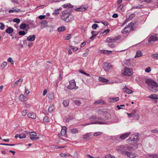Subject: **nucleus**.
Listing matches in <instances>:
<instances>
[{
	"label": "nucleus",
	"instance_id": "obj_7",
	"mask_svg": "<svg viewBox=\"0 0 158 158\" xmlns=\"http://www.w3.org/2000/svg\"><path fill=\"white\" fill-rule=\"evenodd\" d=\"M138 136V133H135L134 134L131 135L129 139L127 140V141L130 140L131 141H133V142L137 143V142L139 140Z\"/></svg>",
	"mask_w": 158,
	"mask_h": 158
},
{
	"label": "nucleus",
	"instance_id": "obj_30",
	"mask_svg": "<svg viewBox=\"0 0 158 158\" xmlns=\"http://www.w3.org/2000/svg\"><path fill=\"white\" fill-rule=\"evenodd\" d=\"M90 135V133H87L83 135V139L85 140L89 139V137Z\"/></svg>",
	"mask_w": 158,
	"mask_h": 158
},
{
	"label": "nucleus",
	"instance_id": "obj_55",
	"mask_svg": "<svg viewBox=\"0 0 158 158\" xmlns=\"http://www.w3.org/2000/svg\"><path fill=\"white\" fill-rule=\"evenodd\" d=\"M108 46L110 48H113L114 47V44L112 43H109L108 44Z\"/></svg>",
	"mask_w": 158,
	"mask_h": 158
},
{
	"label": "nucleus",
	"instance_id": "obj_16",
	"mask_svg": "<svg viewBox=\"0 0 158 158\" xmlns=\"http://www.w3.org/2000/svg\"><path fill=\"white\" fill-rule=\"evenodd\" d=\"M131 134V132H127L121 135L120 136V138L121 139H124L128 137Z\"/></svg>",
	"mask_w": 158,
	"mask_h": 158
},
{
	"label": "nucleus",
	"instance_id": "obj_18",
	"mask_svg": "<svg viewBox=\"0 0 158 158\" xmlns=\"http://www.w3.org/2000/svg\"><path fill=\"white\" fill-rule=\"evenodd\" d=\"M133 117L135 119L138 120L139 119V116L138 114L135 111H132Z\"/></svg>",
	"mask_w": 158,
	"mask_h": 158
},
{
	"label": "nucleus",
	"instance_id": "obj_32",
	"mask_svg": "<svg viewBox=\"0 0 158 158\" xmlns=\"http://www.w3.org/2000/svg\"><path fill=\"white\" fill-rule=\"evenodd\" d=\"M55 107L54 105H51L49 106L48 109V111L50 112H52L54 110H55Z\"/></svg>",
	"mask_w": 158,
	"mask_h": 158
},
{
	"label": "nucleus",
	"instance_id": "obj_38",
	"mask_svg": "<svg viewBox=\"0 0 158 158\" xmlns=\"http://www.w3.org/2000/svg\"><path fill=\"white\" fill-rule=\"evenodd\" d=\"M48 98L52 100L54 99V94L52 93H50L48 96Z\"/></svg>",
	"mask_w": 158,
	"mask_h": 158
},
{
	"label": "nucleus",
	"instance_id": "obj_2",
	"mask_svg": "<svg viewBox=\"0 0 158 158\" xmlns=\"http://www.w3.org/2000/svg\"><path fill=\"white\" fill-rule=\"evenodd\" d=\"M145 83L147 85L148 89L151 91L155 92L157 89L158 87L157 84L155 81L150 80L147 79Z\"/></svg>",
	"mask_w": 158,
	"mask_h": 158
},
{
	"label": "nucleus",
	"instance_id": "obj_25",
	"mask_svg": "<svg viewBox=\"0 0 158 158\" xmlns=\"http://www.w3.org/2000/svg\"><path fill=\"white\" fill-rule=\"evenodd\" d=\"M100 114V115H104V112L102 109H99L97 110V112L96 114Z\"/></svg>",
	"mask_w": 158,
	"mask_h": 158
},
{
	"label": "nucleus",
	"instance_id": "obj_4",
	"mask_svg": "<svg viewBox=\"0 0 158 158\" xmlns=\"http://www.w3.org/2000/svg\"><path fill=\"white\" fill-rule=\"evenodd\" d=\"M91 119H95V122L93 123H85L83 125V126H86L87 125H89L90 124H106V123L104 122L103 120V119L102 118H97L95 116H93L91 118Z\"/></svg>",
	"mask_w": 158,
	"mask_h": 158
},
{
	"label": "nucleus",
	"instance_id": "obj_8",
	"mask_svg": "<svg viewBox=\"0 0 158 158\" xmlns=\"http://www.w3.org/2000/svg\"><path fill=\"white\" fill-rule=\"evenodd\" d=\"M133 73V70L131 68L126 67L124 69L123 73L125 75L131 76Z\"/></svg>",
	"mask_w": 158,
	"mask_h": 158
},
{
	"label": "nucleus",
	"instance_id": "obj_28",
	"mask_svg": "<svg viewBox=\"0 0 158 158\" xmlns=\"http://www.w3.org/2000/svg\"><path fill=\"white\" fill-rule=\"evenodd\" d=\"M73 7V6L70 3H66L64 5L63 7L64 8H71Z\"/></svg>",
	"mask_w": 158,
	"mask_h": 158
},
{
	"label": "nucleus",
	"instance_id": "obj_36",
	"mask_svg": "<svg viewBox=\"0 0 158 158\" xmlns=\"http://www.w3.org/2000/svg\"><path fill=\"white\" fill-rule=\"evenodd\" d=\"M146 158H158V155H148L147 156Z\"/></svg>",
	"mask_w": 158,
	"mask_h": 158
},
{
	"label": "nucleus",
	"instance_id": "obj_37",
	"mask_svg": "<svg viewBox=\"0 0 158 158\" xmlns=\"http://www.w3.org/2000/svg\"><path fill=\"white\" fill-rule=\"evenodd\" d=\"M28 27V25H26L25 23H23L21 24L20 26V28L22 29H24Z\"/></svg>",
	"mask_w": 158,
	"mask_h": 158
},
{
	"label": "nucleus",
	"instance_id": "obj_48",
	"mask_svg": "<svg viewBox=\"0 0 158 158\" xmlns=\"http://www.w3.org/2000/svg\"><path fill=\"white\" fill-rule=\"evenodd\" d=\"M26 34V32L24 31H20L19 32V34L20 35H24Z\"/></svg>",
	"mask_w": 158,
	"mask_h": 158
},
{
	"label": "nucleus",
	"instance_id": "obj_45",
	"mask_svg": "<svg viewBox=\"0 0 158 158\" xmlns=\"http://www.w3.org/2000/svg\"><path fill=\"white\" fill-rule=\"evenodd\" d=\"M14 22H16L18 24L20 22V20L19 18H15L13 20Z\"/></svg>",
	"mask_w": 158,
	"mask_h": 158
},
{
	"label": "nucleus",
	"instance_id": "obj_47",
	"mask_svg": "<svg viewBox=\"0 0 158 158\" xmlns=\"http://www.w3.org/2000/svg\"><path fill=\"white\" fill-rule=\"evenodd\" d=\"M98 27V25L96 23H94L92 25V29H96L97 27Z\"/></svg>",
	"mask_w": 158,
	"mask_h": 158
},
{
	"label": "nucleus",
	"instance_id": "obj_40",
	"mask_svg": "<svg viewBox=\"0 0 158 158\" xmlns=\"http://www.w3.org/2000/svg\"><path fill=\"white\" fill-rule=\"evenodd\" d=\"M73 102H74V103L75 105H77V106H79L81 103V102L80 101L78 100H75L73 101Z\"/></svg>",
	"mask_w": 158,
	"mask_h": 158
},
{
	"label": "nucleus",
	"instance_id": "obj_5",
	"mask_svg": "<svg viewBox=\"0 0 158 158\" xmlns=\"http://www.w3.org/2000/svg\"><path fill=\"white\" fill-rule=\"evenodd\" d=\"M135 23L131 22L127 25L124 28L122 31V33L126 34L130 32L131 31L133 30V26L135 25Z\"/></svg>",
	"mask_w": 158,
	"mask_h": 158
},
{
	"label": "nucleus",
	"instance_id": "obj_9",
	"mask_svg": "<svg viewBox=\"0 0 158 158\" xmlns=\"http://www.w3.org/2000/svg\"><path fill=\"white\" fill-rule=\"evenodd\" d=\"M103 68L105 71L108 72L112 68V66L110 63L105 62L103 64Z\"/></svg>",
	"mask_w": 158,
	"mask_h": 158
},
{
	"label": "nucleus",
	"instance_id": "obj_64",
	"mask_svg": "<svg viewBox=\"0 0 158 158\" xmlns=\"http://www.w3.org/2000/svg\"><path fill=\"white\" fill-rule=\"evenodd\" d=\"M106 158H115L114 156H111L110 155H108L106 156Z\"/></svg>",
	"mask_w": 158,
	"mask_h": 158
},
{
	"label": "nucleus",
	"instance_id": "obj_3",
	"mask_svg": "<svg viewBox=\"0 0 158 158\" xmlns=\"http://www.w3.org/2000/svg\"><path fill=\"white\" fill-rule=\"evenodd\" d=\"M61 18L66 23L70 22L74 19V17L73 15L69 12H68L66 11H63Z\"/></svg>",
	"mask_w": 158,
	"mask_h": 158
},
{
	"label": "nucleus",
	"instance_id": "obj_24",
	"mask_svg": "<svg viewBox=\"0 0 158 158\" xmlns=\"http://www.w3.org/2000/svg\"><path fill=\"white\" fill-rule=\"evenodd\" d=\"M135 14H132L129 15L127 14L126 15V18H129V20L132 19L133 18L135 17Z\"/></svg>",
	"mask_w": 158,
	"mask_h": 158
},
{
	"label": "nucleus",
	"instance_id": "obj_1",
	"mask_svg": "<svg viewBox=\"0 0 158 158\" xmlns=\"http://www.w3.org/2000/svg\"><path fill=\"white\" fill-rule=\"evenodd\" d=\"M138 148L137 143L132 142L131 143L125 144L124 145H122L116 147V150L121 154L124 153V151L128 150L129 151L134 150Z\"/></svg>",
	"mask_w": 158,
	"mask_h": 158
},
{
	"label": "nucleus",
	"instance_id": "obj_60",
	"mask_svg": "<svg viewBox=\"0 0 158 158\" xmlns=\"http://www.w3.org/2000/svg\"><path fill=\"white\" fill-rule=\"evenodd\" d=\"M114 119L115 120V121H114V123H118V122L119 120V118L116 116H115V117L114 118Z\"/></svg>",
	"mask_w": 158,
	"mask_h": 158
},
{
	"label": "nucleus",
	"instance_id": "obj_50",
	"mask_svg": "<svg viewBox=\"0 0 158 158\" xmlns=\"http://www.w3.org/2000/svg\"><path fill=\"white\" fill-rule=\"evenodd\" d=\"M0 24L1 25L0 26V29L2 30H3L5 27V25L2 23H0Z\"/></svg>",
	"mask_w": 158,
	"mask_h": 158
},
{
	"label": "nucleus",
	"instance_id": "obj_44",
	"mask_svg": "<svg viewBox=\"0 0 158 158\" xmlns=\"http://www.w3.org/2000/svg\"><path fill=\"white\" fill-rule=\"evenodd\" d=\"M111 99L113 100V101H112V102H115L119 100V98L118 97H116L112 98Z\"/></svg>",
	"mask_w": 158,
	"mask_h": 158
},
{
	"label": "nucleus",
	"instance_id": "obj_33",
	"mask_svg": "<svg viewBox=\"0 0 158 158\" xmlns=\"http://www.w3.org/2000/svg\"><path fill=\"white\" fill-rule=\"evenodd\" d=\"M70 131L71 133L75 134L78 132V130L76 128H73L70 129Z\"/></svg>",
	"mask_w": 158,
	"mask_h": 158
},
{
	"label": "nucleus",
	"instance_id": "obj_57",
	"mask_svg": "<svg viewBox=\"0 0 158 158\" xmlns=\"http://www.w3.org/2000/svg\"><path fill=\"white\" fill-rule=\"evenodd\" d=\"M47 23L48 22L46 20H43L41 22V24L42 25H45L47 24Z\"/></svg>",
	"mask_w": 158,
	"mask_h": 158
},
{
	"label": "nucleus",
	"instance_id": "obj_34",
	"mask_svg": "<svg viewBox=\"0 0 158 158\" xmlns=\"http://www.w3.org/2000/svg\"><path fill=\"white\" fill-rule=\"evenodd\" d=\"M65 29V27L64 26H62L61 27H59L58 28V31L59 32H61Z\"/></svg>",
	"mask_w": 158,
	"mask_h": 158
},
{
	"label": "nucleus",
	"instance_id": "obj_59",
	"mask_svg": "<svg viewBox=\"0 0 158 158\" xmlns=\"http://www.w3.org/2000/svg\"><path fill=\"white\" fill-rule=\"evenodd\" d=\"M30 93V92L26 87L25 88V91L24 94L25 95H28Z\"/></svg>",
	"mask_w": 158,
	"mask_h": 158
},
{
	"label": "nucleus",
	"instance_id": "obj_42",
	"mask_svg": "<svg viewBox=\"0 0 158 158\" xmlns=\"http://www.w3.org/2000/svg\"><path fill=\"white\" fill-rule=\"evenodd\" d=\"M43 121L45 123H48L49 122V119L47 116H45L44 118Z\"/></svg>",
	"mask_w": 158,
	"mask_h": 158
},
{
	"label": "nucleus",
	"instance_id": "obj_21",
	"mask_svg": "<svg viewBox=\"0 0 158 158\" xmlns=\"http://www.w3.org/2000/svg\"><path fill=\"white\" fill-rule=\"evenodd\" d=\"M86 7H84L83 6H81L79 8H76L75 10L78 11H84L87 9Z\"/></svg>",
	"mask_w": 158,
	"mask_h": 158
},
{
	"label": "nucleus",
	"instance_id": "obj_41",
	"mask_svg": "<svg viewBox=\"0 0 158 158\" xmlns=\"http://www.w3.org/2000/svg\"><path fill=\"white\" fill-rule=\"evenodd\" d=\"M152 57L154 59L158 60V54H154L152 55Z\"/></svg>",
	"mask_w": 158,
	"mask_h": 158
},
{
	"label": "nucleus",
	"instance_id": "obj_17",
	"mask_svg": "<svg viewBox=\"0 0 158 158\" xmlns=\"http://www.w3.org/2000/svg\"><path fill=\"white\" fill-rule=\"evenodd\" d=\"M98 80L99 81H101L102 82L105 83L106 84H109L110 83V82H109L107 83V82H108L109 81L108 80L105 79L102 77H99L98 78Z\"/></svg>",
	"mask_w": 158,
	"mask_h": 158
},
{
	"label": "nucleus",
	"instance_id": "obj_6",
	"mask_svg": "<svg viewBox=\"0 0 158 158\" xmlns=\"http://www.w3.org/2000/svg\"><path fill=\"white\" fill-rule=\"evenodd\" d=\"M69 84L68 85V88L70 89H78V87L76 86V82L74 80H71L69 82Z\"/></svg>",
	"mask_w": 158,
	"mask_h": 158
},
{
	"label": "nucleus",
	"instance_id": "obj_20",
	"mask_svg": "<svg viewBox=\"0 0 158 158\" xmlns=\"http://www.w3.org/2000/svg\"><path fill=\"white\" fill-rule=\"evenodd\" d=\"M27 116L33 119H35L36 118V115L33 113H30L27 114Z\"/></svg>",
	"mask_w": 158,
	"mask_h": 158
},
{
	"label": "nucleus",
	"instance_id": "obj_53",
	"mask_svg": "<svg viewBox=\"0 0 158 158\" xmlns=\"http://www.w3.org/2000/svg\"><path fill=\"white\" fill-rule=\"evenodd\" d=\"M27 114V111L26 110H23L22 112V114L23 116H25Z\"/></svg>",
	"mask_w": 158,
	"mask_h": 158
},
{
	"label": "nucleus",
	"instance_id": "obj_63",
	"mask_svg": "<svg viewBox=\"0 0 158 158\" xmlns=\"http://www.w3.org/2000/svg\"><path fill=\"white\" fill-rule=\"evenodd\" d=\"M102 23L105 26H107L108 25V22L105 21H102Z\"/></svg>",
	"mask_w": 158,
	"mask_h": 158
},
{
	"label": "nucleus",
	"instance_id": "obj_31",
	"mask_svg": "<svg viewBox=\"0 0 158 158\" xmlns=\"http://www.w3.org/2000/svg\"><path fill=\"white\" fill-rule=\"evenodd\" d=\"M142 55V53L140 51H138L136 52V54L135 57V58L139 57Z\"/></svg>",
	"mask_w": 158,
	"mask_h": 158
},
{
	"label": "nucleus",
	"instance_id": "obj_62",
	"mask_svg": "<svg viewBox=\"0 0 158 158\" xmlns=\"http://www.w3.org/2000/svg\"><path fill=\"white\" fill-rule=\"evenodd\" d=\"M71 48L73 49L74 51H76L78 50V48L75 47H73L72 46H70Z\"/></svg>",
	"mask_w": 158,
	"mask_h": 158
},
{
	"label": "nucleus",
	"instance_id": "obj_27",
	"mask_svg": "<svg viewBox=\"0 0 158 158\" xmlns=\"http://www.w3.org/2000/svg\"><path fill=\"white\" fill-rule=\"evenodd\" d=\"M13 31V29L12 27H10L6 29V32L7 33L10 34L12 33Z\"/></svg>",
	"mask_w": 158,
	"mask_h": 158
},
{
	"label": "nucleus",
	"instance_id": "obj_56",
	"mask_svg": "<svg viewBox=\"0 0 158 158\" xmlns=\"http://www.w3.org/2000/svg\"><path fill=\"white\" fill-rule=\"evenodd\" d=\"M7 63L6 62H3L1 65V66L2 68H4L7 65Z\"/></svg>",
	"mask_w": 158,
	"mask_h": 158
},
{
	"label": "nucleus",
	"instance_id": "obj_43",
	"mask_svg": "<svg viewBox=\"0 0 158 158\" xmlns=\"http://www.w3.org/2000/svg\"><path fill=\"white\" fill-rule=\"evenodd\" d=\"M7 61L8 62L11 63V64H14V61L13 60L11 57H9L7 59Z\"/></svg>",
	"mask_w": 158,
	"mask_h": 158
},
{
	"label": "nucleus",
	"instance_id": "obj_12",
	"mask_svg": "<svg viewBox=\"0 0 158 158\" xmlns=\"http://www.w3.org/2000/svg\"><path fill=\"white\" fill-rule=\"evenodd\" d=\"M123 154L126 155L130 158H134L137 156V154L132 152H127L126 151H124V153Z\"/></svg>",
	"mask_w": 158,
	"mask_h": 158
},
{
	"label": "nucleus",
	"instance_id": "obj_39",
	"mask_svg": "<svg viewBox=\"0 0 158 158\" xmlns=\"http://www.w3.org/2000/svg\"><path fill=\"white\" fill-rule=\"evenodd\" d=\"M149 97L152 99H158L157 96L156 94H152L149 96Z\"/></svg>",
	"mask_w": 158,
	"mask_h": 158
},
{
	"label": "nucleus",
	"instance_id": "obj_19",
	"mask_svg": "<svg viewBox=\"0 0 158 158\" xmlns=\"http://www.w3.org/2000/svg\"><path fill=\"white\" fill-rule=\"evenodd\" d=\"M35 36L34 35H30L27 37V40L28 41H33L35 40Z\"/></svg>",
	"mask_w": 158,
	"mask_h": 158
},
{
	"label": "nucleus",
	"instance_id": "obj_14",
	"mask_svg": "<svg viewBox=\"0 0 158 158\" xmlns=\"http://www.w3.org/2000/svg\"><path fill=\"white\" fill-rule=\"evenodd\" d=\"M123 92L128 94H132L134 92L133 91L128 89L126 86L123 89Z\"/></svg>",
	"mask_w": 158,
	"mask_h": 158
},
{
	"label": "nucleus",
	"instance_id": "obj_15",
	"mask_svg": "<svg viewBox=\"0 0 158 158\" xmlns=\"http://www.w3.org/2000/svg\"><path fill=\"white\" fill-rule=\"evenodd\" d=\"M29 133V131H25L23 133L20 134L19 135V138L20 139L25 138L26 137L27 135H28Z\"/></svg>",
	"mask_w": 158,
	"mask_h": 158
},
{
	"label": "nucleus",
	"instance_id": "obj_58",
	"mask_svg": "<svg viewBox=\"0 0 158 158\" xmlns=\"http://www.w3.org/2000/svg\"><path fill=\"white\" fill-rule=\"evenodd\" d=\"M71 38V35L70 34H69L68 35L65 37L64 39L66 40H68Z\"/></svg>",
	"mask_w": 158,
	"mask_h": 158
},
{
	"label": "nucleus",
	"instance_id": "obj_26",
	"mask_svg": "<svg viewBox=\"0 0 158 158\" xmlns=\"http://www.w3.org/2000/svg\"><path fill=\"white\" fill-rule=\"evenodd\" d=\"M19 98L20 100L22 101H26L27 100V98L25 97L23 94H21L19 96Z\"/></svg>",
	"mask_w": 158,
	"mask_h": 158
},
{
	"label": "nucleus",
	"instance_id": "obj_29",
	"mask_svg": "<svg viewBox=\"0 0 158 158\" xmlns=\"http://www.w3.org/2000/svg\"><path fill=\"white\" fill-rule=\"evenodd\" d=\"M69 100H64L63 104L65 107H67L69 105Z\"/></svg>",
	"mask_w": 158,
	"mask_h": 158
},
{
	"label": "nucleus",
	"instance_id": "obj_46",
	"mask_svg": "<svg viewBox=\"0 0 158 158\" xmlns=\"http://www.w3.org/2000/svg\"><path fill=\"white\" fill-rule=\"evenodd\" d=\"M59 14V10L56 9L55 10V12L53 13V14L55 15H57Z\"/></svg>",
	"mask_w": 158,
	"mask_h": 158
},
{
	"label": "nucleus",
	"instance_id": "obj_51",
	"mask_svg": "<svg viewBox=\"0 0 158 158\" xmlns=\"http://www.w3.org/2000/svg\"><path fill=\"white\" fill-rule=\"evenodd\" d=\"M110 31L109 29H108L105 30L103 33V35H106L107 33H108Z\"/></svg>",
	"mask_w": 158,
	"mask_h": 158
},
{
	"label": "nucleus",
	"instance_id": "obj_61",
	"mask_svg": "<svg viewBox=\"0 0 158 158\" xmlns=\"http://www.w3.org/2000/svg\"><path fill=\"white\" fill-rule=\"evenodd\" d=\"M151 70V69L150 67H148L145 70V71L147 73H149L150 72Z\"/></svg>",
	"mask_w": 158,
	"mask_h": 158
},
{
	"label": "nucleus",
	"instance_id": "obj_22",
	"mask_svg": "<svg viewBox=\"0 0 158 158\" xmlns=\"http://www.w3.org/2000/svg\"><path fill=\"white\" fill-rule=\"evenodd\" d=\"M67 128L66 127H62L61 131V134L62 135H64L66 132Z\"/></svg>",
	"mask_w": 158,
	"mask_h": 158
},
{
	"label": "nucleus",
	"instance_id": "obj_10",
	"mask_svg": "<svg viewBox=\"0 0 158 158\" xmlns=\"http://www.w3.org/2000/svg\"><path fill=\"white\" fill-rule=\"evenodd\" d=\"M120 38V36L119 35L115 37L114 38H112L110 37H108L106 40V42L108 43H113L119 40Z\"/></svg>",
	"mask_w": 158,
	"mask_h": 158
},
{
	"label": "nucleus",
	"instance_id": "obj_11",
	"mask_svg": "<svg viewBox=\"0 0 158 158\" xmlns=\"http://www.w3.org/2000/svg\"><path fill=\"white\" fill-rule=\"evenodd\" d=\"M29 134L30 136V139L32 140L35 141L39 139V137H35L37 135V133L35 132H29Z\"/></svg>",
	"mask_w": 158,
	"mask_h": 158
},
{
	"label": "nucleus",
	"instance_id": "obj_49",
	"mask_svg": "<svg viewBox=\"0 0 158 158\" xmlns=\"http://www.w3.org/2000/svg\"><path fill=\"white\" fill-rule=\"evenodd\" d=\"M102 132H98L95 133L94 134V136H99V135H102Z\"/></svg>",
	"mask_w": 158,
	"mask_h": 158
},
{
	"label": "nucleus",
	"instance_id": "obj_35",
	"mask_svg": "<svg viewBox=\"0 0 158 158\" xmlns=\"http://www.w3.org/2000/svg\"><path fill=\"white\" fill-rule=\"evenodd\" d=\"M124 63L127 65L129 66L131 65V63L130 62V60H126L124 61Z\"/></svg>",
	"mask_w": 158,
	"mask_h": 158
},
{
	"label": "nucleus",
	"instance_id": "obj_52",
	"mask_svg": "<svg viewBox=\"0 0 158 158\" xmlns=\"http://www.w3.org/2000/svg\"><path fill=\"white\" fill-rule=\"evenodd\" d=\"M123 5L121 4L120 5L118 8V10L119 11H121L123 8Z\"/></svg>",
	"mask_w": 158,
	"mask_h": 158
},
{
	"label": "nucleus",
	"instance_id": "obj_13",
	"mask_svg": "<svg viewBox=\"0 0 158 158\" xmlns=\"http://www.w3.org/2000/svg\"><path fill=\"white\" fill-rule=\"evenodd\" d=\"M158 40V38L155 36L152 35L150 36L148 40V43L149 44H152L154 42Z\"/></svg>",
	"mask_w": 158,
	"mask_h": 158
},
{
	"label": "nucleus",
	"instance_id": "obj_23",
	"mask_svg": "<svg viewBox=\"0 0 158 158\" xmlns=\"http://www.w3.org/2000/svg\"><path fill=\"white\" fill-rule=\"evenodd\" d=\"M23 81V79L22 78L19 79L18 80L16 81L14 84V86H16L17 85L20 84H21Z\"/></svg>",
	"mask_w": 158,
	"mask_h": 158
},
{
	"label": "nucleus",
	"instance_id": "obj_54",
	"mask_svg": "<svg viewBox=\"0 0 158 158\" xmlns=\"http://www.w3.org/2000/svg\"><path fill=\"white\" fill-rule=\"evenodd\" d=\"M143 6L142 5H139L138 6H134L133 7V8H136V9H137V8H140V9H141L142 8H143Z\"/></svg>",
	"mask_w": 158,
	"mask_h": 158
}]
</instances>
